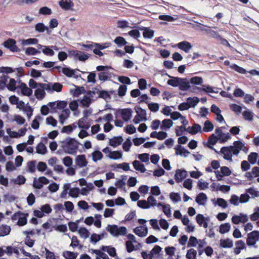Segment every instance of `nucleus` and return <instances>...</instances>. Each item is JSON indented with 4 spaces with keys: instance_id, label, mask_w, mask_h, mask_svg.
<instances>
[{
    "instance_id": "obj_57",
    "label": "nucleus",
    "mask_w": 259,
    "mask_h": 259,
    "mask_svg": "<svg viewBox=\"0 0 259 259\" xmlns=\"http://www.w3.org/2000/svg\"><path fill=\"white\" fill-rule=\"evenodd\" d=\"M190 83L195 85H201L203 82V79L201 77L195 76L190 78Z\"/></svg>"
},
{
    "instance_id": "obj_29",
    "label": "nucleus",
    "mask_w": 259,
    "mask_h": 259,
    "mask_svg": "<svg viewBox=\"0 0 259 259\" xmlns=\"http://www.w3.org/2000/svg\"><path fill=\"white\" fill-rule=\"evenodd\" d=\"M55 68L59 71H62V73L67 77H71L74 75V71L67 67L62 68L60 66H56Z\"/></svg>"
},
{
    "instance_id": "obj_43",
    "label": "nucleus",
    "mask_w": 259,
    "mask_h": 259,
    "mask_svg": "<svg viewBox=\"0 0 259 259\" xmlns=\"http://www.w3.org/2000/svg\"><path fill=\"white\" fill-rule=\"evenodd\" d=\"M169 77L171 78L170 79H169L167 81L168 84L174 87H179L180 84V81H181V78L179 77H172L170 76H169Z\"/></svg>"
},
{
    "instance_id": "obj_26",
    "label": "nucleus",
    "mask_w": 259,
    "mask_h": 259,
    "mask_svg": "<svg viewBox=\"0 0 259 259\" xmlns=\"http://www.w3.org/2000/svg\"><path fill=\"white\" fill-rule=\"evenodd\" d=\"M233 246V241L230 238L222 239L220 241V247L231 248Z\"/></svg>"
},
{
    "instance_id": "obj_40",
    "label": "nucleus",
    "mask_w": 259,
    "mask_h": 259,
    "mask_svg": "<svg viewBox=\"0 0 259 259\" xmlns=\"http://www.w3.org/2000/svg\"><path fill=\"white\" fill-rule=\"evenodd\" d=\"M196 220L197 223L200 226H203L204 228H207V223L205 221L204 217L202 214H197L196 217Z\"/></svg>"
},
{
    "instance_id": "obj_31",
    "label": "nucleus",
    "mask_w": 259,
    "mask_h": 259,
    "mask_svg": "<svg viewBox=\"0 0 259 259\" xmlns=\"http://www.w3.org/2000/svg\"><path fill=\"white\" fill-rule=\"evenodd\" d=\"M132 112V110L130 108L122 109L121 112L122 118L125 121H127L131 118Z\"/></svg>"
},
{
    "instance_id": "obj_35",
    "label": "nucleus",
    "mask_w": 259,
    "mask_h": 259,
    "mask_svg": "<svg viewBox=\"0 0 259 259\" xmlns=\"http://www.w3.org/2000/svg\"><path fill=\"white\" fill-rule=\"evenodd\" d=\"M133 165L136 170L139 171L142 173L145 172L146 170L145 165L139 160H136L134 161Z\"/></svg>"
},
{
    "instance_id": "obj_39",
    "label": "nucleus",
    "mask_w": 259,
    "mask_h": 259,
    "mask_svg": "<svg viewBox=\"0 0 259 259\" xmlns=\"http://www.w3.org/2000/svg\"><path fill=\"white\" fill-rule=\"evenodd\" d=\"M36 152L41 155H45L47 152V148L42 143H39L36 147Z\"/></svg>"
},
{
    "instance_id": "obj_37",
    "label": "nucleus",
    "mask_w": 259,
    "mask_h": 259,
    "mask_svg": "<svg viewBox=\"0 0 259 259\" xmlns=\"http://www.w3.org/2000/svg\"><path fill=\"white\" fill-rule=\"evenodd\" d=\"M38 47L39 49H41L42 52L46 55L53 56L55 54L53 50L48 46L38 45Z\"/></svg>"
},
{
    "instance_id": "obj_54",
    "label": "nucleus",
    "mask_w": 259,
    "mask_h": 259,
    "mask_svg": "<svg viewBox=\"0 0 259 259\" xmlns=\"http://www.w3.org/2000/svg\"><path fill=\"white\" fill-rule=\"evenodd\" d=\"M12 181L15 184L21 185L25 183L26 179L24 176L19 175L16 178L12 180Z\"/></svg>"
},
{
    "instance_id": "obj_36",
    "label": "nucleus",
    "mask_w": 259,
    "mask_h": 259,
    "mask_svg": "<svg viewBox=\"0 0 259 259\" xmlns=\"http://www.w3.org/2000/svg\"><path fill=\"white\" fill-rule=\"evenodd\" d=\"M207 199V196L203 193L199 194L196 197V202L199 205H205Z\"/></svg>"
},
{
    "instance_id": "obj_38",
    "label": "nucleus",
    "mask_w": 259,
    "mask_h": 259,
    "mask_svg": "<svg viewBox=\"0 0 259 259\" xmlns=\"http://www.w3.org/2000/svg\"><path fill=\"white\" fill-rule=\"evenodd\" d=\"M203 88H199V87H194L193 88V92H196L195 90H198V91H205L207 93H217V92L215 91L214 90H213V88H212V87H209V86H205L204 85H202Z\"/></svg>"
},
{
    "instance_id": "obj_42",
    "label": "nucleus",
    "mask_w": 259,
    "mask_h": 259,
    "mask_svg": "<svg viewBox=\"0 0 259 259\" xmlns=\"http://www.w3.org/2000/svg\"><path fill=\"white\" fill-rule=\"evenodd\" d=\"M173 122L171 119H165L162 121L160 128L163 130L169 129L172 126Z\"/></svg>"
},
{
    "instance_id": "obj_4",
    "label": "nucleus",
    "mask_w": 259,
    "mask_h": 259,
    "mask_svg": "<svg viewBox=\"0 0 259 259\" xmlns=\"http://www.w3.org/2000/svg\"><path fill=\"white\" fill-rule=\"evenodd\" d=\"M68 102L66 101H57L49 102L48 106L50 107L52 112H56L58 110H62L66 108Z\"/></svg>"
},
{
    "instance_id": "obj_51",
    "label": "nucleus",
    "mask_w": 259,
    "mask_h": 259,
    "mask_svg": "<svg viewBox=\"0 0 259 259\" xmlns=\"http://www.w3.org/2000/svg\"><path fill=\"white\" fill-rule=\"evenodd\" d=\"M91 93L94 95L97 94L99 97L106 98L108 96L107 92L101 91L96 88L94 89Z\"/></svg>"
},
{
    "instance_id": "obj_50",
    "label": "nucleus",
    "mask_w": 259,
    "mask_h": 259,
    "mask_svg": "<svg viewBox=\"0 0 259 259\" xmlns=\"http://www.w3.org/2000/svg\"><path fill=\"white\" fill-rule=\"evenodd\" d=\"M231 228V225L229 223H225L223 224H222L220 226V230L219 232L221 234H225L227 232H228Z\"/></svg>"
},
{
    "instance_id": "obj_20",
    "label": "nucleus",
    "mask_w": 259,
    "mask_h": 259,
    "mask_svg": "<svg viewBox=\"0 0 259 259\" xmlns=\"http://www.w3.org/2000/svg\"><path fill=\"white\" fill-rule=\"evenodd\" d=\"M4 45L5 47L9 49L11 51H18V49L16 45V41L13 39L9 38L4 42Z\"/></svg>"
},
{
    "instance_id": "obj_18",
    "label": "nucleus",
    "mask_w": 259,
    "mask_h": 259,
    "mask_svg": "<svg viewBox=\"0 0 259 259\" xmlns=\"http://www.w3.org/2000/svg\"><path fill=\"white\" fill-rule=\"evenodd\" d=\"M60 7L66 11L72 10L74 4L71 0H61L59 3Z\"/></svg>"
},
{
    "instance_id": "obj_44",
    "label": "nucleus",
    "mask_w": 259,
    "mask_h": 259,
    "mask_svg": "<svg viewBox=\"0 0 259 259\" xmlns=\"http://www.w3.org/2000/svg\"><path fill=\"white\" fill-rule=\"evenodd\" d=\"M187 102L190 108L194 107L199 102V99L196 97L187 98Z\"/></svg>"
},
{
    "instance_id": "obj_5",
    "label": "nucleus",
    "mask_w": 259,
    "mask_h": 259,
    "mask_svg": "<svg viewBox=\"0 0 259 259\" xmlns=\"http://www.w3.org/2000/svg\"><path fill=\"white\" fill-rule=\"evenodd\" d=\"M137 115L134 118L133 121L135 124H138L142 121L147 120V114L145 110L141 107L136 108Z\"/></svg>"
},
{
    "instance_id": "obj_27",
    "label": "nucleus",
    "mask_w": 259,
    "mask_h": 259,
    "mask_svg": "<svg viewBox=\"0 0 259 259\" xmlns=\"http://www.w3.org/2000/svg\"><path fill=\"white\" fill-rule=\"evenodd\" d=\"M179 49L185 51V52H188L192 49V45L190 42L187 41H183L178 43L177 45Z\"/></svg>"
},
{
    "instance_id": "obj_58",
    "label": "nucleus",
    "mask_w": 259,
    "mask_h": 259,
    "mask_svg": "<svg viewBox=\"0 0 259 259\" xmlns=\"http://www.w3.org/2000/svg\"><path fill=\"white\" fill-rule=\"evenodd\" d=\"M25 53L27 55H35L37 54L40 53L39 51L37 50L33 47H28L25 49Z\"/></svg>"
},
{
    "instance_id": "obj_48",
    "label": "nucleus",
    "mask_w": 259,
    "mask_h": 259,
    "mask_svg": "<svg viewBox=\"0 0 259 259\" xmlns=\"http://www.w3.org/2000/svg\"><path fill=\"white\" fill-rule=\"evenodd\" d=\"M102 250L106 251L111 256H115L116 255L115 248L110 246H103Z\"/></svg>"
},
{
    "instance_id": "obj_33",
    "label": "nucleus",
    "mask_w": 259,
    "mask_h": 259,
    "mask_svg": "<svg viewBox=\"0 0 259 259\" xmlns=\"http://www.w3.org/2000/svg\"><path fill=\"white\" fill-rule=\"evenodd\" d=\"M11 230L10 226L7 225H0V237L8 235Z\"/></svg>"
},
{
    "instance_id": "obj_17",
    "label": "nucleus",
    "mask_w": 259,
    "mask_h": 259,
    "mask_svg": "<svg viewBox=\"0 0 259 259\" xmlns=\"http://www.w3.org/2000/svg\"><path fill=\"white\" fill-rule=\"evenodd\" d=\"M188 176V172L185 170L177 169L175 175V179L177 183H180Z\"/></svg>"
},
{
    "instance_id": "obj_34",
    "label": "nucleus",
    "mask_w": 259,
    "mask_h": 259,
    "mask_svg": "<svg viewBox=\"0 0 259 259\" xmlns=\"http://www.w3.org/2000/svg\"><path fill=\"white\" fill-rule=\"evenodd\" d=\"M123 141L122 137H114L109 140V145L113 147H116L121 145Z\"/></svg>"
},
{
    "instance_id": "obj_6",
    "label": "nucleus",
    "mask_w": 259,
    "mask_h": 259,
    "mask_svg": "<svg viewBox=\"0 0 259 259\" xmlns=\"http://www.w3.org/2000/svg\"><path fill=\"white\" fill-rule=\"evenodd\" d=\"M102 151L106 154L107 157L111 159L117 160L121 158L122 157V153L121 151H112L109 147L105 148Z\"/></svg>"
},
{
    "instance_id": "obj_56",
    "label": "nucleus",
    "mask_w": 259,
    "mask_h": 259,
    "mask_svg": "<svg viewBox=\"0 0 259 259\" xmlns=\"http://www.w3.org/2000/svg\"><path fill=\"white\" fill-rule=\"evenodd\" d=\"M98 76L100 80L105 81L111 77V74L108 72L103 71L99 73Z\"/></svg>"
},
{
    "instance_id": "obj_22",
    "label": "nucleus",
    "mask_w": 259,
    "mask_h": 259,
    "mask_svg": "<svg viewBox=\"0 0 259 259\" xmlns=\"http://www.w3.org/2000/svg\"><path fill=\"white\" fill-rule=\"evenodd\" d=\"M187 131L191 135H195L198 133H201L202 132L201 126L197 123H195L193 126L188 127Z\"/></svg>"
},
{
    "instance_id": "obj_41",
    "label": "nucleus",
    "mask_w": 259,
    "mask_h": 259,
    "mask_svg": "<svg viewBox=\"0 0 259 259\" xmlns=\"http://www.w3.org/2000/svg\"><path fill=\"white\" fill-rule=\"evenodd\" d=\"M91 155L93 161L95 162L101 160L103 157L102 153L99 150L94 151L92 153Z\"/></svg>"
},
{
    "instance_id": "obj_24",
    "label": "nucleus",
    "mask_w": 259,
    "mask_h": 259,
    "mask_svg": "<svg viewBox=\"0 0 259 259\" xmlns=\"http://www.w3.org/2000/svg\"><path fill=\"white\" fill-rule=\"evenodd\" d=\"M134 232L141 237H145L148 234V229L146 226L137 227L134 229Z\"/></svg>"
},
{
    "instance_id": "obj_47",
    "label": "nucleus",
    "mask_w": 259,
    "mask_h": 259,
    "mask_svg": "<svg viewBox=\"0 0 259 259\" xmlns=\"http://www.w3.org/2000/svg\"><path fill=\"white\" fill-rule=\"evenodd\" d=\"M78 233L80 237L87 239L89 237L90 233L88 230L84 227H81L78 230Z\"/></svg>"
},
{
    "instance_id": "obj_9",
    "label": "nucleus",
    "mask_w": 259,
    "mask_h": 259,
    "mask_svg": "<svg viewBox=\"0 0 259 259\" xmlns=\"http://www.w3.org/2000/svg\"><path fill=\"white\" fill-rule=\"evenodd\" d=\"M41 86L46 89V91L48 92H60L61 91L63 85L59 83L56 82L54 83H48L46 84H41Z\"/></svg>"
},
{
    "instance_id": "obj_12",
    "label": "nucleus",
    "mask_w": 259,
    "mask_h": 259,
    "mask_svg": "<svg viewBox=\"0 0 259 259\" xmlns=\"http://www.w3.org/2000/svg\"><path fill=\"white\" fill-rule=\"evenodd\" d=\"M49 183V180L45 177H40L38 179L35 178L33 183V186L36 189H40L43 187L44 185Z\"/></svg>"
},
{
    "instance_id": "obj_2",
    "label": "nucleus",
    "mask_w": 259,
    "mask_h": 259,
    "mask_svg": "<svg viewBox=\"0 0 259 259\" xmlns=\"http://www.w3.org/2000/svg\"><path fill=\"white\" fill-rule=\"evenodd\" d=\"M79 143L74 139L68 138L61 142V147L69 154L75 155L78 149Z\"/></svg>"
},
{
    "instance_id": "obj_53",
    "label": "nucleus",
    "mask_w": 259,
    "mask_h": 259,
    "mask_svg": "<svg viewBox=\"0 0 259 259\" xmlns=\"http://www.w3.org/2000/svg\"><path fill=\"white\" fill-rule=\"evenodd\" d=\"M213 129V125L212 123L209 120L205 121L204 127L202 128V132H208L212 131Z\"/></svg>"
},
{
    "instance_id": "obj_3",
    "label": "nucleus",
    "mask_w": 259,
    "mask_h": 259,
    "mask_svg": "<svg viewBox=\"0 0 259 259\" xmlns=\"http://www.w3.org/2000/svg\"><path fill=\"white\" fill-rule=\"evenodd\" d=\"M106 229L111 234V235L114 237L124 235L127 232V230L125 227H118V226L115 225H108Z\"/></svg>"
},
{
    "instance_id": "obj_19",
    "label": "nucleus",
    "mask_w": 259,
    "mask_h": 259,
    "mask_svg": "<svg viewBox=\"0 0 259 259\" xmlns=\"http://www.w3.org/2000/svg\"><path fill=\"white\" fill-rule=\"evenodd\" d=\"M41 84H46V83H40L39 87L37 88L34 92V95L36 98L38 100L43 99L46 95V89L42 88L41 86Z\"/></svg>"
},
{
    "instance_id": "obj_14",
    "label": "nucleus",
    "mask_w": 259,
    "mask_h": 259,
    "mask_svg": "<svg viewBox=\"0 0 259 259\" xmlns=\"http://www.w3.org/2000/svg\"><path fill=\"white\" fill-rule=\"evenodd\" d=\"M26 131L27 128L26 127L22 128L19 130L17 132L13 131L10 128H8L7 130V134L11 138H19L22 136H23L25 135Z\"/></svg>"
},
{
    "instance_id": "obj_30",
    "label": "nucleus",
    "mask_w": 259,
    "mask_h": 259,
    "mask_svg": "<svg viewBox=\"0 0 259 259\" xmlns=\"http://www.w3.org/2000/svg\"><path fill=\"white\" fill-rule=\"evenodd\" d=\"M140 30H143V35L144 38L151 39L154 36V31L148 27H143Z\"/></svg>"
},
{
    "instance_id": "obj_55",
    "label": "nucleus",
    "mask_w": 259,
    "mask_h": 259,
    "mask_svg": "<svg viewBox=\"0 0 259 259\" xmlns=\"http://www.w3.org/2000/svg\"><path fill=\"white\" fill-rule=\"evenodd\" d=\"M38 0H16L15 3L19 6H23L24 5H30Z\"/></svg>"
},
{
    "instance_id": "obj_13",
    "label": "nucleus",
    "mask_w": 259,
    "mask_h": 259,
    "mask_svg": "<svg viewBox=\"0 0 259 259\" xmlns=\"http://www.w3.org/2000/svg\"><path fill=\"white\" fill-rule=\"evenodd\" d=\"M215 134L216 135L219 142L221 143L226 142L229 139H231V136L229 133H223L221 128H217L215 131Z\"/></svg>"
},
{
    "instance_id": "obj_60",
    "label": "nucleus",
    "mask_w": 259,
    "mask_h": 259,
    "mask_svg": "<svg viewBox=\"0 0 259 259\" xmlns=\"http://www.w3.org/2000/svg\"><path fill=\"white\" fill-rule=\"evenodd\" d=\"M242 114L245 120L248 121H252L253 120V113L251 111L248 110L244 111Z\"/></svg>"
},
{
    "instance_id": "obj_1",
    "label": "nucleus",
    "mask_w": 259,
    "mask_h": 259,
    "mask_svg": "<svg viewBox=\"0 0 259 259\" xmlns=\"http://www.w3.org/2000/svg\"><path fill=\"white\" fill-rule=\"evenodd\" d=\"M244 144L239 141H235L233 146L223 147L221 149V152L223 155L225 159L232 161V155L237 156L240 151L244 147Z\"/></svg>"
},
{
    "instance_id": "obj_25",
    "label": "nucleus",
    "mask_w": 259,
    "mask_h": 259,
    "mask_svg": "<svg viewBox=\"0 0 259 259\" xmlns=\"http://www.w3.org/2000/svg\"><path fill=\"white\" fill-rule=\"evenodd\" d=\"M134 243H132L130 241H126L125 242L126 249V251L130 253L134 250L139 249L142 246L141 243H137V244L135 245H134Z\"/></svg>"
},
{
    "instance_id": "obj_64",
    "label": "nucleus",
    "mask_w": 259,
    "mask_h": 259,
    "mask_svg": "<svg viewBox=\"0 0 259 259\" xmlns=\"http://www.w3.org/2000/svg\"><path fill=\"white\" fill-rule=\"evenodd\" d=\"M169 197L170 199L175 203H177L181 200V197L178 193L172 192L170 194Z\"/></svg>"
},
{
    "instance_id": "obj_28",
    "label": "nucleus",
    "mask_w": 259,
    "mask_h": 259,
    "mask_svg": "<svg viewBox=\"0 0 259 259\" xmlns=\"http://www.w3.org/2000/svg\"><path fill=\"white\" fill-rule=\"evenodd\" d=\"M18 83L15 79L11 78L6 84V88L10 91H15L18 89Z\"/></svg>"
},
{
    "instance_id": "obj_46",
    "label": "nucleus",
    "mask_w": 259,
    "mask_h": 259,
    "mask_svg": "<svg viewBox=\"0 0 259 259\" xmlns=\"http://www.w3.org/2000/svg\"><path fill=\"white\" fill-rule=\"evenodd\" d=\"M36 161H30L27 163L26 164V170L29 172H33L35 171L36 169Z\"/></svg>"
},
{
    "instance_id": "obj_49",
    "label": "nucleus",
    "mask_w": 259,
    "mask_h": 259,
    "mask_svg": "<svg viewBox=\"0 0 259 259\" xmlns=\"http://www.w3.org/2000/svg\"><path fill=\"white\" fill-rule=\"evenodd\" d=\"M62 255L66 259H76L77 253L71 251H65L63 252Z\"/></svg>"
},
{
    "instance_id": "obj_10",
    "label": "nucleus",
    "mask_w": 259,
    "mask_h": 259,
    "mask_svg": "<svg viewBox=\"0 0 259 259\" xmlns=\"http://www.w3.org/2000/svg\"><path fill=\"white\" fill-rule=\"evenodd\" d=\"M18 89L21 91L22 95L27 97L30 96L33 93L31 89L28 87L25 83L20 81H19L18 83Z\"/></svg>"
},
{
    "instance_id": "obj_21",
    "label": "nucleus",
    "mask_w": 259,
    "mask_h": 259,
    "mask_svg": "<svg viewBox=\"0 0 259 259\" xmlns=\"http://www.w3.org/2000/svg\"><path fill=\"white\" fill-rule=\"evenodd\" d=\"M176 154L177 155L183 156L185 157L188 156L190 152L188 150L182 147L180 145H178L175 147Z\"/></svg>"
},
{
    "instance_id": "obj_63",
    "label": "nucleus",
    "mask_w": 259,
    "mask_h": 259,
    "mask_svg": "<svg viewBox=\"0 0 259 259\" xmlns=\"http://www.w3.org/2000/svg\"><path fill=\"white\" fill-rule=\"evenodd\" d=\"M215 205H218L219 206L225 208L228 206V203L227 201L223 198H218L216 201L214 202Z\"/></svg>"
},
{
    "instance_id": "obj_61",
    "label": "nucleus",
    "mask_w": 259,
    "mask_h": 259,
    "mask_svg": "<svg viewBox=\"0 0 259 259\" xmlns=\"http://www.w3.org/2000/svg\"><path fill=\"white\" fill-rule=\"evenodd\" d=\"M137 205L139 207L143 209H148L150 207V205L148 203V201L145 200H139Z\"/></svg>"
},
{
    "instance_id": "obj_52",
    "label": "nucleus",
    "mask_w": 259,
    "mask_h": 259,
    "mask_svg": "<svg viewBox=\"0 0 259 259\" xmlns=\"http://www.w3.org/2000/svg\"><path fill=\"white\" fill-rule=\"evenodd\" d=\"M90 252L91 254L95 253L96 255H99L100 257L102 258L103 259H109L108 256L106 253L101 251L99 250L91 249L90 250Z\"/></svg>"
},
{
    "instance_id": "obj_15",
    "label": "nucleus",
    "mask_w": 259,
    "mask_h": 259,
    "mask_svg": "<svg viewBox=\"0 0 259 259\" xmlns=\"http://www.w3.org/2000/svg\"><path fill=\"white\" fill-rule=\"evenodd\" d=\"M88 115L87 112L83 117L78 120L77 125L79 128L82 129H88L90 127L91 123L88 121Z\"/></svg>"
},
{
    "instance_id": "obj_11",
    "label": "nucleus",
    "mask_w": 259,
    "mask_h": 259,
    "mask_svg": "<svg viewBox=\"0 0 259 259\" xmlns=\"http://www.w3.org/2000/svg\"><path fill=\"white\" fill-rule=\"evenodd\" d=\"M231 221L233 224L236 225L240 223L245 224L248 221V218L247 214L240 213L238 215H233Z\"/></svg>"
},
{
    "instance_id": "obj_45",
    "label": "nucleus",
    "mask_w": 259,
    "mask_h": 259,
    "mask_svg": "<svg viewBox=\"0 0 259 259\" xmlns=\"http://www.w3.org/2000/svg\"><path fill=\"white\" fill-rule=\"evenodd\" d=\"M21 216L19 217V221H17V224L20 226L25 225L27 223V217L28 214L21 212Z\"/></svg>"
},
{
    "instance_id": "obj_16",
    "label": "nucleus",
    "mask_w": 259,
    "mask_h": 259,
    "mask_svg": "<svg viewBox=\"0 0 259 259\" xmlns=\"http://www.w3.org/2000/svg\"><path fill=\"white\" fill-rule=\"evenodd\" d=\"M75 162L76 165L80 168L85 167L88 164V161L84 155H77L75 159Z\"/></svg>"
},
{
    "instance_id": "obj_32",
    "label": "nucleus",
    "mask_w": 259,
    "mask_h": 259,
    "mask_svg": "<svg viewBox=\"0 0 259 259\" xmlns=\"http://www.w3.org/2000/svg\"><path fill=\"white\" fill-rule=\"evenodd\" d=\"M181 80L179 85L181 90L186 91L190 89L191 86L190 85V82L187 78H181Z\"/></svg>"
},
{
    "instance_id": "obj_8",
    "label": "nucleus",
    "mask_w": 259,
    "mask_h": 259,
    "mask_svg": "<svg viewBox=\"0 0 259 259\" xmlns=\"http://www.w3.org/2000/svg\"><path fill=\"white\" fill-rule=\"evenodd\" d=\"M259 241V231H253L247 234L246 244L248 246L254 245Z\"/></svg>"
},
{
    "instance_id": "obj_7",
    "label": "nucleus",
    "mask_w": 259,
    "mask_h": 259,
    "mask_svg": "<svg viewBox=\"0 0 259 259\" xmlns=\"http://www.w3.org/2000/svg\"><path fill=\"white\" fill-rule=\"evenodd\" d=\"M206 245L204 239L198 240L194 236H191L189 238L188 247H196L198 246L199 249L203 248Z\"/></svg>"
},
{
    "instance_id": "obj_62",
    "label": "nucleus",
    "mask_w": 259,
    "mask_h": 259,
    "mask_svg": "<svg viewBox=\"0 0 259 259\" xmlns=\"http://www.w3.org/2000/svg\"><path fill=\"white\" fill-rule=\"evenodd\" d=\"M80 190L78 188H72L70 189L69 195L70 196L76 198L79 196Z\"/></svg>"
},
{
    "instance_id": "obj_59",
    "label": "nucleus",
    "mask_w": 259,
    "mask_h": 259,
    "mask_svg": "<svg viewBox=\"0 0 259 259\" xmlns=\"http://www.w3.org/2000/svg\"><path fill=\"white\" fill-rule=\"evenodd\" d=\"M197 255V251L193 248L189 249L186 254V257L188 259H195Z\"/></svg>"
},
{
    "instance_id": "obj_23",
    "label": "nucleus",
    "mask_w": 259,
    "mask_h": 259,
    "mask_svg": "<svg viewBox=\"0 0 259 259\" xmlns=\"http://www.w3.org/2000/svg\"><path fill=\"white\" fill-rule=\"evenodd\" d=\"M70 111L68 109L65 108L62 110L61 113L59 115V122L61 124H64L65 121L67 119L70 115Z\"/></svg>"
}]
</instances>
